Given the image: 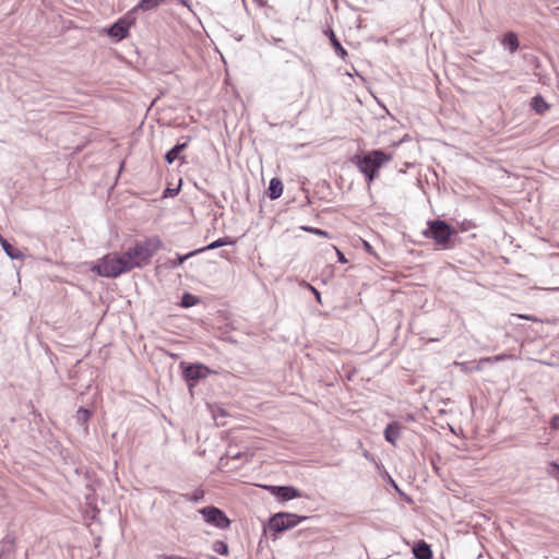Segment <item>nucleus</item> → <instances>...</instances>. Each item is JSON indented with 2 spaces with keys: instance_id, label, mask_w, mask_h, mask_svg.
Wrapping results in <instances>:
<instances>
[{
  "instance_id": "1",
  "label": "nucleus",
  "mask_w": 559,
  "mask_h": 559,
  "mask_svg": "<svg viewBox=\"0 0 559 559\" xmlns=\"http://www.w3.org/2000/svg\"><path fill=\"white\" fill-rule=\"evenodd\" d=\"M162 248V241L158 237L147 238L144 241L136 242L134 247L123 252L130 271L141 269L151 262L153 255Z\"/></svg>"
},
{
  "instance_id": "2",
  "label": "nucleus",
  "mask_w": 559,
  "mask_h": 559,
  "mask_svg": "<svg viewBox=\"0 0 559 559\" xmlns=\"http://www.w3.org/2000/svg\"><path fill=\"white\" fill-rule=\"evenodd\" d=\"M93 271L100 276L115 278L129 272L130 269L123 253H109L98 261Z\"/></svg>"
},
{
  "instance_id": "3",
  "label": "nucleus",
  "mask_w": 559,
  "mask_h": 559,
  "mask_svg": "<svg viewBox=\"0 0 559 559\" xmlns=\"http://www.w3.org/2000/svg\"><path fill=\"white\" fill-rule=\"evenodd\" d=\"M392 159V155L381 150H373L364 156H355L356 165L364 175H374L384 164Z\"/></svg>"
},
{
  "instance_id": "4",
  "label": "nucleus",
  "mask_w": 559,
  "mask_h": 559,
  "mask_svg": "<svg viewBox=\"0 0 559 559\" xmlns=\"http://www.w3.org/2000/svg\"><path fill=\"white\" fill-rule=\"evenodd\" d=\"M453 230L444 221L436 219L428 222V229L424 231V236L431 237L440 249H449L451 247V237Z\"/></svg>"
},
{
  "instance_id": "5",
  "label": "nucleus",
  "mask_w": 559,
  "mask_h": 559,
  "mask_svg": "<svg viewBox=\"0 0 559 559\" xmlns=\"http://www.w3.org/2000/svg\"><path fill=\"white\" fill-rule=\"evenodd\" d=\"M308 516H301L294 513L280 512L272 515L269 520V527L271 531L276 533H283L297 526L302 521H306Z\"/></svg>"
},
{
  "instance_id": "6",
  "label": "nucleus",
  "mask_w": 559,
  "mask_h": 559,
  "mask_svg": "<svg viewBox=\"0 0 559 559\" xmlns=\"http://www.w3.org/2000/svg\"><path fill=\"white\" fill-rule=\"evenodd\" d=\"M204 521L219 530H227L230 526V520L218 508L214 506L204 507L199 510Z\"/></svg>"
},
{
  "instance_id": "7",
  "label": "nucleus",
  "mask_w": 559,
  "mask_h": 559,
  "mask_svg": "<svg viewBox=\"0 0 559 559\" xmlns=\"http://www.w3.org/2000/svg\"><path fill=\"white\" fill-rule=\"evenodd\" d=\"M131 23L127 19H119L108 28V35L119 41L128 37Z\"/></svg>"
},
{
  "instance_id": "8",
  "label": "nucleus",
  "mask_w": 559,
  "mask_h": 559,
  "mask_svg": "<svg viewBox=\"0 0 559 559\" xmlns=\"http://www.w3.org/2000/svg\"><path fill=\"white\" fill-rule=\"evenodd\" d=\"M269 489L275 497L285 501L301 497L300 491L292 486H271Z\"/></svg>"
},
{
  "instance_id": "9",
  "label": "nucleus",
  "mask_w": 559,
  "mask_h": 559,
  "mask_svg": "<svg viewBox=\"0 0 559 559\" xmlns=\"http://www.w3.org/2000/svg\"><path fill=\"white\" fill-rule=\"evenodd\" d=\"M209 372L210 370L207 367L198 364L186 367L183 370V376L188 381H195L205 378Z\"/></svg>"
},
{
  "instance_id": "10",
  "label": "nucleus",
  "mask_w": 559,
  "mask_h": 559,
  "mask_svg": "<svg viewBox=\"0 0 559 559\" xmlns=\"http://www.w3.org/2000/svg\"><path fill=\"white\" fill-rule=\"evenodd\" d=\"M401 431V424L396 421L390 423L384 429V438L391 444L396 445V441L400 438Z\"/></svg>"
},
{
  "instance_id": "11",
  "label": "nucleus",
  "mask_w": 559,
  "mask_h": 559,
  "mask_svg": "<svg viewBox=\"0 0 559 559\" xmlns=\"http://www.w3.org/2000/svg\"><path fill=\"white\" fill-rule=\"evenodd\" d=\"M190 139H185L183 142H178L173 148H170L166 155L165 159L168 164L174 163L176 159L181 158L182 151L188 146Z\"/></svg>"
},
{
  "instance_id": "12",
  "label": "nucleus",
  "mask_w": 559,
  "mask_h": 559,
  "mask_svg": "<svg viewBox=\"0 0 559 559\" xmlns=\"http://www.w3.org/2000/svg\"><path fill=\"white\" fill-rule=\"evenodd\" d=\"M413 554L416 559H432V550L424 540L418 542L414 546Z\"/></svg>"
},
{
  "instance_id": "13",
  "label": "nucleus",
  "mask_w": 559,
  "mask_h": 559,
  "mask_svg": "<svg viewBox=\"0 0 559 559\" xmlns=\"http://www.w3.org/2000/svg\"><path fill=\"white\" fill-rule=\"evenodd\" d=\"M265 193L272 200H276L282 195L283 182L281 181V179L278 177H272V179L270 181V186Z\"/></svg>"
},
{
  "instance_id": "14",
  "label": "nucleus",
  "mask_w": 559,
  "mask_h": 559,
  "mask_svg": "<svg viewBox=\"0 0 559 559\" xmlns=\"http://www.w3.org/2000/svg\"><path fill=\"white\" fill-rule=\"evenodd\" d=\"M0 243L3 251L10 259L22 260L24 258V254L21 252V250L14 248L7 239L0 237Z\"/></svg>"
},
{
  "instance_id": "15",
  "label": "nucleus",
  "mask_w": 559,
  "mask_h": 559,
  "mask_svg": "<svg viewBox=\"0 0 559 559\" xmlns=\"http://www.w3.org/2000/svg\"><path fill=\"white\" fill-rule=\"evenodd\" d=\"M502 45L507 49H509V51L511 53L515 52L520 47V43H519L516 34L513 32L507 33L502 39Z\"/></svg>"
},
{
  "instance_id": "16",
  "label": "nucleus",
  "mask_w": 559,
  "mask_h": 559,
  "mask_svg": "<svg viewBox=\"0 0 559 559\" xmlns=\"http://www.w3.org/2000/svg\"><path fill=\"white\" fill-rule=\"evenodd\" d=\"M326 34L329 36L331 45L333 46V48L335 50V53L340 58L344 59L347 56V51L343 48V46L341 45L340 40L336 38L335 33L332 29H329L326 32Z\"/></svg>"
},
{
  "instance_id": "17",
  "label": "nucleus",
  "mask_w": 559,
  "mask_h": 559,
  "mask_svg": "<svg viewBox=\"0 0 559 559\" xmlns=\"http://www.w3.org/2000/svg\"><path fill=\"white\" fill-rule=\"evenodd\" d=\"M164 1L165 0H141L135 9L142 11H150L160 5V3H163Z\"/></svg>"
},
{
  "instance_id": "18",
  "label": "nucleus",
  "mask_w": 559,
  "mask_h": 559,
  "mask_svg": "<svg viewBox=\"0 0 559 559\" xmlns=\"http://www.w3.org/2000/svg\"><path fill=\"white\" fill-rule=\"evenodd\" d=\"M532 107L537 114H544L549 108L548 104L542 96H535L532 99Z\"/></svg>"
},
{
  "instance_id": "19",
  "label": "nucleus",
  "mask_w": 559,
  "mask_h": 559,
  "mask_svg": "<svg viewBox=\"0 0 559 559\" xmlns=\"http://www.w3.org/2000/svg\"><path fill=\"white\" fill-rule=\"evenodd\" d=\"M231 243H233V241L228 237L218 238L217 240L211 242L209 246H206L204 248H201V249H198V253L202 252V251H205V250L216 249L218 247H223V246H226V245H231Z\"/></svg>"
},
{
  "instance_id": "20",
  "label": "nucleus",
  "mask_w": 559,
  "mask_h": 559,
  "mask_svg": "<svg viewBox=\"0 0 559 559\" xmlns=\"http://www.w3.org/2000/svg\"><path fill=\"white\" fill-rule=\"evenodd\" d=\"M199 302V298L192 294L186 293L181 298L180 305L185 308L192 307Z\"/></svg>"
},
{
  "instance_id": "21",
  "label": "nucleus",
  "mask_w": 559,
  "mask_h": 559,
  "mask_svg": "<svg viewBox=\"0 0 559 559\" xmlns=\"http://www.w3.org/2000/svg\"><path fill=\"white\" fill-rule=\"evenodd\" d=\"M181 182H182L181 177L178 178V183L174 188L170 187L173 183L169 182L168 187L163 192V198L174 197V195L178 194L180 187H181Z\"/></svg>"
},
{
  "instance_id": "22",
  "label": "nucleus",
  "mask_w": 559,
  "mask_h": 559,
  "mask_svg": "<svg viewBox=\"0 0 559 559\" xmlns=\"http://www.w3.org/2000/svg\"><path fill=\"white\" fill-rule=\"evenodd\" d=\"M90 417H91V412L86 408L81 407L76 412V420L81 425H86Z\"/></svg>"
},
{
  "instance_id": "23",
  "label": "nucleus",
  "mask_w": 559,
  "mask_h": 559,
  "mask_svg": "<svg viewBox=\"0 0 559 559\" xmlns=\"http://www.w3.org/2000/svg\"><path fill=\"white\" fill-rule=\"evenodd\" d=\"M213 550L219 555H228V545L223 540H215L213 543Z\"/></svg>"
},
{
  "instance_id": "24",
  "label": "nucleus",
  "mask_w": 559,
  "mask_h": 559,
  "mask_svg": "<svg viewBox=\"0 0 559 559\" xmlns=\"http://www.w3.org/2000/svg\"><path fill=\"white\" fill-rule=\"evenodd\" d=\"M197 253H198V250L191 251V252L187 253L186 255L177 254L176 260L171 261V266L177 267V266L181 265L188 258H190Z\"/></svg>"
},
{
  "instance_id": "25",
  "label": "nucleus",
  "mask_w": 559,
  "mask_h": 559,
  "mask_svg": "<svg viewBox=\"0 0 559 559\" xmlns=\"http://www.w3.org/2000/svg\"><path fill=\"white\" fill-rule=\"evenodd\" d=\"M547 474L559 480V464H557L556 462H551L547 468Z\"/></svg>"
},
{
  "instance_id": "26",
  "label": "nucleus",
  "mask_w": 559,
  "mask_h": 559,
  "mask_svg": "<svg viewBox=\"0 0 559 559\" xmlns=\"http://www.w3.org/2000/svg\"><path fill=\"white\" fill-rule=\"evenodd\" d=\"M306 230L314 234V235H318V236H322V237H328V233L325 230H322V229H319V228H305Z\"/></svg>"
},
{
  "instance_id": "27",
  "label": "nucleus",
  "mask_w": 559,
  "mask_h": 559,
  "mask_svg": "<svg viewBox=\"0 0 559 559\" xmlns=\"http://www.w3.org/2000/svg\"><path fill=\"white\" fill-rule=\"evenodd\" d=\"M307 288H309V289L313 293V295L316 296V299H317L319 302H321V295H320V293L318 292V289H316V288H314L312 285H310V284H307Z\"/></svg>"
},
{
  "instance_id": "28",
  "label": "nucleus",
  "mask_w": 559,
  "mask_h": 559,
  "mask_svg": "<svg viewBox=\"0 0 559 559\" xmlns=\"http://www.w3.org/2000/svg\"><path fill=\"white\" fill-rule=\"evenodd\" d=\"M335 251H336V254H337L338 262L346 263L347 259L345 258L344 253L341 250H338L337 248H335Z\"/></svg>"
},
{
  "instance_id": "29",
  "label": "nucleus",
  "mask_w": 559,
  "mask_h": 559,
  "mask_svg": "<svg viewBox=\"0 0 559 559\" xmlns=\"http://www.w3.org/2000/svg\"><path fill=\"white\" fill-rule=\"evenodd\" d=\"M202 498H203V491H195L193 497L191 498V500L197 502V501H199Z\"/></svg>"
},
{
  "instance_id": "30",
  "label": "nucleus",
  "mask_w": 559,
  "mask_h": 559,
  "mask_svg": "<svg viewBox=\"0 0 559 559\" xmlns=\"http://www.w3.org/2000/svg\"><path fill=\"white\" fill-rule=\"evenodd\" d=\"M364 248H365V250H366L367 252H369V253H372V252H373V249H372V247L370 246V243H369V242H367V241H365V240H364Z\"/></svg>"
},
{
  "instance_id": "31",
  "label": "nucleus",
  "mask_w": 559,
  "mask_h": 559,
  "mask_svg": "<svg viewBox=\"0 0 559 559\" xmlns=\"http://www.w3.org/2000/svg\"><path fill=\"white\" fill-rule=\"evenodd\" d=\"M367 179H368V183H370L374 179V177L370 176V177H367Z\"/></svg>"
},
{
  "instance_id": "32",
  "label": "nucleus",
  "mask_w": 559,
  "mask_h": 559,
  "mask_svg": "<svg viewBox=\"0 0 559 559\" xmlns=\"http://www.w3.org/2000/svg\"><path fill=\"white\" fill-rule=\"evenodd\" d=\"M483 361H490V358L483 359L481 362Z\"/></svg>"
},
{
  "instance_id": "33",
  "label": "nucleus",
  "mask_w": 559,
  "mask_h": 559,
  "mask_svg": "<svg viewBox=\"0 0 559 559\" xmlns=\"http://www.w3.org/2000/svg\"><path fill=\"white\" fill-rule=\"evenodd\" d=\"M557 9L559 10V7Z\"/></svg>"
}]
</instances>
